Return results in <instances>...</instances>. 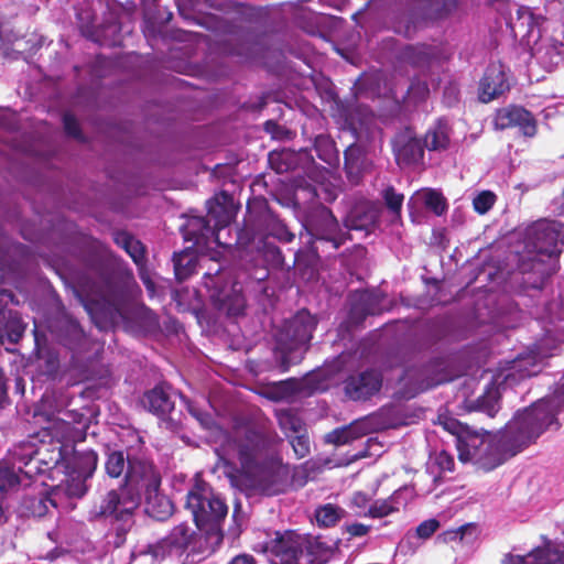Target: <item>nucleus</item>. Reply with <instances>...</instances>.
<instances>
[{
  "label": "nucleus",
  "instance_id": "nucleus-39",
  "mask_svg": "<svg viewBox=\"0 0 564 564\" xmlns=\"http://www.w3.org/2000/svg\"><path fill=\"white\" fill-rule=\"evenodd\" d=\"M175 279L178 282L187 280L196 270L197 259L189 249L183 250L173 256Z\"/></svg>",
  "mask_w": 564,
  "mask_h": 564
},
{
  "label": "nucleus",
  "instance_id": "nucleus-34",
  "mask_svg": "<svg viewBox=\"0 0 564 564\" xmlns=\"http://www.w3.org/2000/svg\"><path fill=\"white\" fill-rule=\"evenodd\" d=\"M196 535V531L187 522H181L180 524L175 525L169 535L161 541L162 545H156L154 547L153 554L158 556V549L163 546L178 551H185L193 543Z\"/></svg>",
  "mask_w": 564,
  "mask_h": 564
},
{
  "label": "nucleus",
  "instance_id": "nucleus-1",
  "mask_svg": "<svg viewBox=\"0 0 564 564\" xmlns=\"http://www.w3.org/2000/svg\"><path fill=\"white\" fill-rule=\"evenodd\" d=\"M275 441L274 432L243 426L228 434L221 445L224 454L236 456L243 473L267 496L284 494L292 485L289 466L272 454Z\"/></svg>",
  "mask_w": 564,
  "mask_h": 564
},
{
  "label": "nucleus",
  "instance_id": "nucleus-38",
  "mask_svg": "<svg viewBox=\"0 0 564 564\" xmlns=\"http://www.w3.org/2000/svg\"><path fill=\"white\" fill-rule=\"evenodd\" d=\"M257 249L262 256L265 264L274 270H283L284 268L290 269L286 265L282 250L276 245L269 242L265 238H261L257 243Z\"/></svg>",
  "mask_w": 564,
  "mask_h": 564
},
{
  "label": "nucleus",
  "instance_id": "nucleus-22",
  "mask_svg": "<svg viewBox=\"0 0 564 564\" xmlns=\"http://www.w3.org/2000/svg\"><path fill=\"white\" fill-rule=\"evenodd\" d=\"M313 163L314 158L307 149H301L299 151L282 149L269 153V164L271 169L279 174L295 171L299 167L306 170Z\"/></svg>",
  "mask_w": 564,
  "mask_h": 564
},
{
  "label": "nucleus",
  "instance_id": "nucleus-57",
  "mask_svg": "<svg viewBox=\"0 0 564 564\" xmlns=\"http://www.w3.org/2000/svg\"><path fill=\"white\" fill-rule=\"evenodd\" d=\"M447 432L456 436V441H458L465 432H468V425L460 423L458 420L454 417H445L441 423Z\"/></svg>",
  "mask_w": 564,
  "mask_h": 564
},
{
  "label": "nucleus",
  "instance_id": "nucleus-4",
  "mask_svg": "<svg viewBox=\"0 0 564 564\" xmlns=\"http://www.w3.org/2000/svg\"><path fill=\"white\" fill-rule=\"evenodd\" d=\"M564 246V224L541 219L530 225L523 236V250L519 252L522 272L536 270L545 259H556Z\"/></svg>",
  "mask_w": 564,
  "mask_h": 564
},
{
  "label": "nucleus",
  "instance_id": "nucleus-16",
  "mask_svg": "<svg viewBox=\"0 0 564 564\" xmlns=\"http://www.w3.org/2000/svg\"><path fill=\"white\" fill-rule=\"evenodd\" d=\"M264 551L275 558L274 564H297L303 553L301 535L292 530L275 532V536L265 542Z\"/></svg>",
  "mask_w": 564,
  "mask_h": 564
},
{
  "label": "nucleus",
  "instance_id": "nucleus-49",
  "mask_svg": "<svg viewBox=\"0 0 564 564\" xmlns=\"http://www.w3.org/2000/svg\"><path fill=\"white\" fill-rule=\"evenodd\" d=\"M381 196L393 219L400 220L404 195L398 193L392 185H389L382 191Z\"/></svg>",
  "mask_w": 564,
  "mask_h": 564
},
{
  "label": "nucleus",
  "instance_id": "nucleus-28",
  "mask_svg": "<svg viewBox=\"0 0 564 564\" xmlns=\"http://www.w3.org/2000/svg\"><path fill=\"white\" fill-rule=\"evenodd\" d=\"M231 197L225 191L218 196L207 200V219L214 223L212 226L218 234L223 228L227 227L232 219V210L230 208Z\"/></svg>",
  "mask_w": 564,
  "mask_h": 564
},
{
  "label": "nucleus",
  "instance_id": "nucleus-24",
  "mask_svg": "<svg viewBox=\"0 0 564 564\" xmlns=\"http://www.w3.org/2000/svg\"><path fill=\"white\" fill-rule=\"evenodd\" d=\"M379 220V210L371 203L355 205L347 215L344 225L348 230H373Z\"/></svg>",
  "mask_w": 564,
  "mask_h": 564
},
{
  "label": "nucleus",
  "instance_id": "nucleus-33",
  "mask_svg": "<svg viewBox=\"0 0 564 564\" xmlns=\"http://www.w3.org/2000/svg\"><path fill=\"white\" fill-rule=\"evenodd\" d=\"M426 372L427 369L425 367L410 368L404 371L401 380L404 381V387L408 388L405 391L408 398H413L416 394L444 382V380L426 377Z\"/></svg>",
  "mask_w": 564,
  "mask_h": 564
},
{
  "label": "nucleus",
  "instance_id": "nucleus-42",
  "mask_svg": "<svg viewBox=\"0 0 564 564\" xmlns=\"http://www.w3.org/2000/svg\"><path fill=\"white\" fill-rule=\"evenodd\" d=\"M423 145L429 151H443L449 145V135L446 131V127L443 124H436L430 128L425 135Z\"/></svg>",
  "mask_w": 564,
  "mask_h": 564
},
{
  "label": "nucleus",
  "instance_id": "nucleus-13",
  "mask_svg": "<svg viewBox=\"0 0 564 564\" xmlns=\"http://www.w3.org/2000/svg\"><path fill=\"white\" fill-rule=\"evenodd\" d=\"M305 228L314 239L330 242L335 250L351 239L349 231H344L340 228L333 212L322 204L311 209Z\"/></svg>",
  "mask_w": 564,
  "mask_h": 564
},
{
  "label": "nucleus",
  "instance_id": "nucleus-17",
  "mask_svg": "<svg viewBox=\"0 0 564 564\" xmlns=\"http://www.w3.org/2000/svg\"><path fill=\"white\" fill-rule=\"evenodd\" d=\"M383 375L378 369H366L349 376L345 381V393L352 401H367L380 392Z\"/></svg>",
  "mask_w": 564,
  "mask_h": 564
},
{
  "label": "nucleus",
  "instance_id": "nucleus-9",
  "mask_svg": "<svg viewBox=\"0 0 564 564\" xmlns=\"http://www.w3.org/2000/svg\"><path fill=\"white\" fill-rule=\"evenodd\" d=\"M161 485L162 475L153 460L132 455L120 486L122 494H128V500L132 502V506H139L145 492L153 488H160Z\"/></svg>",
  "mask_w": 564,
  "mask_h": 564
},
{
  "label": "nucleus",
  "instance_id": "nucleus-3",
  "mask_svg": "<svg viewBox=\"0 0 564 564\" xmlns=\"http://www.w3.org/2000/svg\"><path fill=\"white\" fill-rule=\"evenodd\" d=\"M564 408V384L561 391L532 403L507 424L500 438L501 448L514 456L534 444L549 429L560 430L558 413Z\"/></svg>",
  "mask_w": 564,
  "mask_h": 564
},
{
  "label": "nucleus",
  "instance_id": "nucleus-64",
  "mask_svg": "<svg viewBox=\"0 0 564 564\" xmlns=\"http://www.w3.org/2000/svg\"><path fill=\"white\" fill-rule=\"evenodd\" d=\"M46 369L44 371L45 375L52 377L57 372L58 369V359L55 356H50L45 360Z\"/></svg>",
  "mask_w": 564,
  "mask_h": 564
},
{
  "label": "nucleus",
  "instance_id": "nucleus-55",
  "mask_svg": "<svg viewBox=\"0 0 564 564\" xmlns=\"http://www.w3.org/2000/svg\"><path fill=\"white\" fill-rule=\"evenodd\" d=\"M394 511H397V508H394L389 500H377L369 507L368 511L365 513V517L373 519L383 518Z\"/></svg>",
  "mask_w": 564,
  "mask_h": 564
},
{
  "label": "nucleus",
  "instance_id": "nucleus-48",
  "mask_svg": "<svg viewBox=\"0 0 564 564\" xmlns=\"http://www.w3.org/2000/svg\"><path fill=\"white\" fill-rule=\"evenodd\" d=\"M423 203L425 208L434 213L436 216L444 215L448 208L447 200L444 195L434 188H427L424 191Z\"/></svg>",
  "mask_w": 564,
  "mask_h": 564
},
{
  "label": "nucleus",
  "instance_id": "nucleus-29",
  "mask_svg": "<svg viewBox=\"0 0 564 564\" xmlns=\"http://www.w3.org/2000/svg\"><path fill=\"white\" fill-rule=\"evenodd\" d=\"M183 237L186 241H192L194 245H205L209 239L218 240V234L210 225L209 220L203 216H192L183 226Z\"/></svg>",
  "mask_w": 564,
  "mask_h": 564
},
{
  "label": "nucleus",
  "instance_id": "nucleus-25",
  "mask_svg": "<svg viewBox=\"0 0 564 564\" xmlns=\"http://www.w3.org/2000/svg\"><path fill=\"white\" fill-rule=\"evenodd\" d=\"M170 387L164 383L156 384L153 389L148 390L141 398V404L149 412L165 416L174 409V401L169 392Z\"/></svg>",
  "mask_w": 564,
  "mask_h": 564
},
{
  "label": "nucleus",
  "instance_id": "nucleus-21",
  "mask_svg": "<svg viewBox=\"0 0 564 564\" xmlns=\"http://www.w3.org/2000/svg\"><path fill=\"white\" fill-rule=\"evenodd\" d=\"M384 295L373 291L357 292L350 304L349 321L361 324L369 315H380L383 312Z\"/></svg>",
  "mask_w": 564,
  "mask_h": 564
},
{
  "label": "nucleus",
  "instance_id": "nucleus-51",
  "mask_svg": "<svg viewBox=\"0 0 564 564\" xmlns=\"http://www.w3.org/2000/svg\"><path fill=\"white\" fill-rule=\"evenodd\" d=\"M430 96V87L425 80L413 78L406 90V98L410 102L417 105L425 101Z\"/></svg>",
  "mask_w": 564,
  "mask_h": 564
},
{
  "label": "nucleus",
  "instance_id": "nucleus-7",
  "mask_svg": "<svg viewBox=\"0 0 564 564\" xmlns=\"http://www.w3.org/2000/svg\"><path fill=\"white\" fill-rule=\"evenodd\" d=\"M185 508L192 513L199 531L208 535L218 534L223 539L221 523L227 517L228 507L208 482L202 478L195 479L186 494Z\"/></svg>",
  "mask_w": 564,
  "mask_h": 564
},
{
  "label": "nucleus",
  "instance_id": "nucleus-27",
  "mask_svg": "<svg viewBox=\"0 0 564 564\" xmlns=\"http://www.w3.org/2000/svg\"><path fill=\"white\" fill-rule=\"evenodd\" d=\"M214 307L229 317L242 315L246 308V300L240 290L232 286L230 290H220L212 294Z\"/></svg>",
  "mask_w": 564,
  "mask_h": 564
},
{
  "label": "nucleus",
  "instance_id": "nucleus-52",
  "mask_svg": "<svg viewBox=\"0 0 564 564\" xmlns=\"http://www.w3.org/2000/svg\"><path fill=\"white\" fill-rule=\"evenodd\" d=\"M290 440V444L294 451V454L297 458H304L310 454V438L305 432H301L297 434L288 437Z\"/></svg>",
  "mask_w": 564,
  "mask_h": 564
},
{
  "label": "nucleus",
  "instance_id": "nucleus-58",
  "mask_svg": "<svg viewBox=\"0 0 564 564\" xmlns=\"http://www.w3.org/2000/svg\"><path fill=\"white\" fill-rule=\"evenodd\" d=\"M440 528V522L436 519H429L421 522L416 528V534L421 539L431 538Z\"/></svg>",
  "mask_w": 564,
  "mask_h": 564
},
{
  "label": "nucleus",
  "instance_id": "nucleus-60",
  "mask_svg": "<svg viewBox=\"0 0 564 564\" xmlns=\"http://www.w3.org/2000/svg\"><path fill=\"white\" fill-rule=\"evenodd\" d=\"M370 530V527L362 524V523H352L347 527V532L351 536H364L366 535Z\"/></svg>",
  "mask_w": 564,
  "mask_h": 564
},
{
  "label": "nucleus",
  "instance_id": "nucleus-31",
  "mask_svg": "<svg viewBox=\"0 0 564 564\" xmlns=\"http://www.w3.org/2000/svg\"><path fill=\"white\" fill-rule=\"evenodd\" d=\"M142 498L145 503V512L155 520L164 521L173 514V502L161 491V487L145 492Z\"/></svg>",
  "mask_w": 564,
  "mask_h": 564
},
{
  "label": "nucleus",
  "instance_id": "nucleus-32",
  "mask_svg": "<svg viewBox=\"0 0 564 564\" xmlns=\"http://www.w3.org/2000/svg\"><path fill=\"white\" fill-rule=\"evenodd\" d=\"M398 58L413 67H429L436 58L435 47L427 44H408L403 46Z\"/></svg>",
  "mask_w": 564,
  "mask_h": 564
},
{
  "label": "nucleus",
  "instance_id": "nucleus-46",
  "mask_svg": "<svg viewBox=\"0 0 564 564\" xmlns=\"http://www.w3.org/2000/svg\"><path fill=\"white\" fill-rule=\"evenodd\" d=\"M362 436L357 426L350 424L338 427L325 435V442L334 445H345Z\"/></svg>",
  "mask_w": 564,
  "mask_h": 564
},
{
  "label": "nucleus",
  "instance_id": "nucleus-8",
  "mask_svg": "<svg viewBox=\"0 0 564 564\" xmlns=\"http://www.w3.org/2000/svg\"><path fill=\"white\" fill-rule=\"evenodd\" d=\"M457 6L458 0H417L406 12L397 15L394 31L411 39L425 22L447 18Z\"/></svg>",
  "mask_w": 564,
  "mask_h": 564
},
{
  "label": "nucleus",
  "instance_id": "nucleus-47",
  "mask_svg": "<svg viewBox=\"0 0 564 564\" xmlns=\"http://www.w3.org/2000/svg\"><path fill=\"white\" fill-rule=\"evenodd\" d=\"M364 151L358 144H350L344 151V169L348 176L357 175L362 166Z\"/></svg>",
  "mask_w": 564,
  "mask_h": 564
},
{
  "label": "nucleus",
  "instance_id": "nucleus-10",
  "mask_svg": "<svg viewBox=\"0 0 564 564\" xmlns=\"http://www.w3.org/2000/svg\"><path fill=\"white\" fill-rule=\"evenodd\" d=\"M97 464L98 456L95 451L76 449L72 443V449L65 456L62 470L69 496L80 498L87 492L86 481L94 475Z\"/></svg>",
  "mask_w": 564,
  "mask_h": 564
},
{
  "label": "nucleus",
  "instance_id": "nucleus-30",
  "mask_svg": "<svg viewBox=\"0 0 564 564\" xmlns=\"http://www.w3.org/2000/svg\"><path fill=\"white\" fill-rule=\"evenodd\" d=\"M26 324L21 314L13 310H0V344H18L23 337Z\"/></svg>",
  "mask_w": 564,
  "mask_h": 564
},
{
  "label": "nucleus",
  "instance_id": "nucleus-2",
  "mask_svg": "<svg viewBox=\"0 0 564 564\" xmlns=\"http://www.w3.org/2000/svg\"><path fill=\"white\" fill-rule=\"evenodd\" d=\"M76 434L72 423L52 419L29 440L14 444L8 451V462L17 466L28 480L46 474L52 478L53 470H63L65 456L75 443Z\"/></svg>",
  "mask_w": 564,
  "mask_h": 564
},
{
  "label": "nucleus",
  "instance_id": "nucleus-61",
  "mask_svg": "<svg viewBox=\"0 0 564 564\" xmlns=\"http://www.w3.org/2000/svg\"><path fill=\"white\" fill-rule=\"evenodd\" d=\"M228 564H258L253 555L242 553L232 557Z\"/></svg>",
  "mask_w": 564,
  "mask_h": 564
},
{
  "label": "nucleus",
  "instance_id": "nucleus-5",
  "mask_svg": "<svg viewBox=\"0 0 564 564\" xmlns=\"http://www.w3.org/2000/svg\"><path fill=\"white\" fill-rule=\"evenodd\" d=\"M83 264L101 283L109 296H115L133 281L128 263L97 239L87 241Z\"/></svg>",
  "mask_w": 564,
  "mask_h": 564
},
{
  "label": "nucleus",
  "instance_id": "nucleus-41",
  "mask_svg": "<svg viewBox=\"0 0 564 564\" xmlns=\"http://www.w3.org/2000/svg\"><path fill=\"white\" fill-rule=\"evenodd\" d=\"M314 150L316 152L317 158L327 163L328 165H334L338 162V151L336 149V144L334 140L327 134H318L314 139Z\"/></svg>",
  "mask_w": 564,
  "mask_h": 564
},
{
  "label": "nucleus",
  "instance_id": "nucleus-11",
  "mask_svg": "<svg viewBox=\"0 0 564 564\" xmlns=\"http://www.w3.org/2000/svg\"><path fill=\"white\" fill-rule=\"evenodd\" d=\"M517 17L521 24L528 28L529 39L533 36L534 28H538V40L531 47L532 55L549 67L557 66L564 58V43L541 37L539 26L545 19L542 15H535L531 8L524 6L519 7Z\"/></svg>",
  "mask_w": 564,
  "mask_h": 564
},
{
  "label": "nucleus",
  "instance_id": "nucleus-50",
  "mask_svg": "<svg viewBox=\"0 0 564 564\" xmlns=\"http://www.w3.org/2000/svg\"><path fill=\"white\" fill-rule=\"evenodd\" d=\"M343 512L341 508L327 503L316 510L315 517L318 525L329 528L340 520Z\"/></svg>",
  "mask_w": 564,
  "mask_h": 564
},
{
  "label": "nucleus",
  "instance_id": "nucleus-59",
  "mask_svg": "<svg viewBox=\"0 0 564 564\" xmlns=\"http://www.w3.org/2000/svg\"><path fill=\"white\" fill-rule=\"evenodd\" d=\"M435 464L442 471H453L455 467L454 457L446 451L436 454Z\"/></svg>",
  "mask_w": 564,
  "mask_h": 564
},
{
  "label": "nucleus",
  "instance_id": "nucleus-36",
  "mask_svg": "<svg viewBox=\"0 0 564 564\" xmlns=\"http://www.w3.org/2000/svg\"><path fill=\"white\" fill-rule=\"evenodd\" d=\"M485 445V440L481 435L476 432H471L468 427V432L456 441V448L458 451V458L460 462L480 460L481 459V447Z\"/></svg>",
  "mask_w": 564,
  "mask_h": 564
},
{
  "label": "nucleus",
  "instance_id": "nucleus-19",
  "mask_svg": "<svg viewBox=\"0 0 564 564\" xmlns=\"http://www.w3.org/2000/svg\"><path fill=\"white\" fill-rule=\"evenodd\" d=\"M113 240L117 246L122 248L129 257L132 259L134 264L138 267L139 276L148 290H154V282L151 280L147 271V248L139 240L135 239L128 231H117Z\"/></svg>",
  "mask_w": 564,
  "mask_h": 564
},
{
  "label": "nucleus",
  "instance_id": "nucleus-6",
  "mask_svg": "<svg viewBox=\"0 0 564 564\" xmlns=\"http://www.w3.org/2000/svg\"><path fill=\"white\" fill-rule=\"evenodd\" d=\"M317 318L307 310L299 311L286 319L275 335V358L282 372L302 360L317 326Z\"/></svg>",
  "mask_w": 564,
  "mask_h": 564
},
{
  "label": "nucleus",
  "instance_id": "nucleus-15",
  "mask_svg": "<svg viewBox=\"0 0 564 564\" xmlns=\"http://www.w3.org/2000/svg\"><path fill=\"white\" fill-rule=\"evenodd\" d=\"M391 150L400 169L419 164L424 159V145L411 127L398 131L391 139Z\"/></svg>",
  "mask_w": 564,
  "mask_h": 564
},
{
  "label": "nucleus",
  "instance_id": "nucleus-12",
  "mask_svg": "<svg viewBox=\"0 0 564 564\" xmlns=\"http://www.w3.org/2000/svg\"><path fill=\"white\" fill-rule=\"evenodd\" d=\"M546 357L549 355L542 352L539 346L534 345L530 351L519 355L507 361L505 367H500L495 376V384L512 388L522 380L538 375L541 370L540 366Z\"/></svg>",
  "mask_w": 564,
  "mask_h": 564
},
{
  "label": "nucleus",
  "instance_id": "nucleus-23",
  "mask_svg": "<svg viewBox=\"0 0 564 564\" xmlns=\"http://www.w3.org/2000/svg\"><path fill=\"white\" fill-rule=\"evenodd\" d=\"M257 223L261 228L262 237H272L282 243H290L295 239V234L288 225L267 205L257 214Z\"/></svg>",
  "mask_w": 564,
  "mask_h": 564
},
{
  "label": "nucleus",
  "instance_id": "nucleus-18",
  "mask_svg": "<svg viewBox=\"0 0 564 564\" xmlns=\"http://www.w3.org/2000/svg\"><path fill=\"white\" fill-rule=\"evenodd\" d=\"M510 89L505 68L501 64L491 63L487 66L478 86V98L488 104Z\"/></svg>",
  "mask_w": 564,
  "mask_h": 564
},
{
  "label": "nucleus",
  "instance_id": "nucleus-62",
  "mask_svg": "<svg viewBox=\"0 0 564 564\" xmlns=\"http://www.w3.org/2000/svg\"><path fill=\"white\" fill-rule=\"evenodd\" d=\"M502 564H533V563L530 562V555L521 556V555L508 554L503 558Z\"/></svg>",
  "mask_w": 564,
  "mask_h": 564
},
{
  "label": "nucleus",
  "instance_id": "nucleus-54",
  "mask_svg": "<svg viewBox=\"0 0 564 564\" xmlns=\"http://www.w3.org/2000/svg\"><path fill=\"white\" fill-rule=\"evenodd\" d=\"M187 411L204 429L212 430L215 426L216 423L213 415L198 408L194 402H187Z\"/></svg>",
  "mask_w": 564,
  "mask_h": 564
},
{
  "label": "nucleus",
  "instance_id": "nucleus-26",
  "mask_svg": "<svg viewBox=\"0 0 564 564\" xmlns=\"http://www.w3.org/2000/svg\"><path fill=\"white\" fill-rule=\"evenodd\" d=\"M57 337L70 350L79 349L86 341V334L79 322L68 313L57 319Z\"/></svg>",
  "mask_w": 564,
  "mask_h": 564
},
{
  "label": "nucleus",
  "instance_id": "nucleus-35",
  "mask_svg": "<svg viewBox=\"0 0 564 564\" xmlns=\"http://www.w3.org/2000/svg\"><path fill=\"white\" fill-rule=\"evenodd\" d=\"M50 506L56 508V503L47 492L39 495H25L20 502L21 516L28 518H43L47 514Z\"/></svg>",
  "mask_w": 564,
  "mask_h": 564
},
{
  "label": "nucleus",
  "instance_id": "nucleus-43",
  "mask_svg": "<svg viewBox=\"0 0 564 564\" xmlns=\"http://www.w3.org/2000/svg\"><path fill=\"white\" fill-rule=\"evenodd\" d=\"M22 474L18 470V467L8 462V454L0 463V496L21 484Z\"/></svg>",
  "mask_w": 564,
  "mask_h": 564
},
{
  "label": "nucleus",
  "instance_id": "nucleus-45",
  "mask_svg": "<svg viewBox=\"0 0 564 564\" xmlns=\"http://www.w3.org/2000/svg\"><path fill=\"white\" fill-rule=\"evenodd\" d=\"M278 421L286 437L305 432L306 430L303 420L292 410H281L278 413Z\"/></svg>",
  "mask_w": 564,
  "mask_h": 564
},
{
  "label": "nucleus",
  "instance_id": "nucleus-63",
  "mask_svg": "<svg viewBox=\"0 0 564 564\" xmlns=\"http://www.w3.org/2000/svg\"><path fill=\"white\" fill-rule=\"evenodd\" d=\"M369 497L367 494L357 491L354 494L351 502L357 508H365L369 502Z\"/></svg>",
  "mask_w": 564,
  "mask_h": 564
},
{
  "label": "nucleus",
  "instance_id": "nucleus-20",
  "mask_svg": "<svg viewBox=\"0 0 564 564\" xmlns=\"http://www.w3.org/2000/svg\"><path fill=\"white\" fill-rule=\"evenodd\" d=\"M138 506H132L128 500V494H120L112 489L101 499L98 507L94 510L95 519L112 518L116 521H126L129 519Z\"/></svg>",
  "mask_w": 564,
  "mask_h": 564
},
{
  "label": "nucleus",
  "instance_id": "nucleus-53",
  "mask_svg": "<svg viewBox=\"0 0 564 564\" xmlns=\"http://www.w3.org/2000/svg\"><path fill=\"white\" fill-rule=\"evenodd\" d=\"M496 198L497 197L492 192L482 191L473 199L474 209L478 214L484 215L492 208L496 203Z\"/></svg>",
  "mask_w": 564,
  "mask_h": 564
},
{
  "label": "nucleus",
  "instance_id": "nucleus-37",
  "mask_svg": "<svg viewBox=\"0 0 564 564\" xmlns=\"http://www.w3.org/2000/svg\"><path fill=\"white\" fill-rule=\"evenodd\" d=\"M470 411H480L489 417H495L500 410V393L498 387L489 386L485 392L468 405Z\"/></svg>",
  "mask_w": 564,
  "mask_h": 564
},
{
  "label": "nucleus",
  "instance_id": "nucleus-56",
  "mask_svg": "<svg viewBox=\"0 0 564 564\" xmlns=\"http://www.w3.org/2000/svg\"><path fill=\"white\" fill-rule=\"evenodd\" d=\"M63 126L65 132L75 139L82 140L83 134L80 130V126L76 119V117L73 113L65 112L63 115Z\"/></svg>",
  "mask_w": 564,
  "mask_h": 564
},
{
  "label": "nucleus",
  "instance_id": "nucleus-44",
  "mask_svg": "<svg viewBox=\"0 0 564 564\" xmlns=\"http://www.w3.org/2000/svg\"><path fill=\"white\" fill-rule=\"evenodd\" d=\"M132 458L131 455H124L122 451H112L107 455L105 462V469L109 477L119 478L122 475L124 476L128 462Z\"/></svg>",
  "mask_w": 564,
  "mask_h": 564
},
{
  "label": "nucleus",
  "instance_id": "nucleus-40",
  "mask_svg": "<svg viewBox=\"0 0 564 564\" xmlns=\"http://www.w3.org/2000/svg\"><path fill=\"white\" fill-rule=\"evenodd\" d=\"M262 232L259 224L257 223V215L249 213L242 228L237 234V245L242 249H248L251 245L261 239Z\"/></svg>",
  "mask_w": 564,
  "mask_h": 564
},
{
  "label": "nucleus",
  "instance_id": "nucleus-14",
  "mask_svg": "<svg viewBox=\"0 0 564 564\" xmlns=\"http://www.w3.org/2000/svg\"><path fill=\"white\" fill-rule=\"evenodd\" d=\"M492 124L496 130L518 129L524 138H534L538 121L533 113L522 106L508 105L495 111Z\"/></svg>",
  "mask_w": 564,
  "mask_h": 564
}]
</instances>
